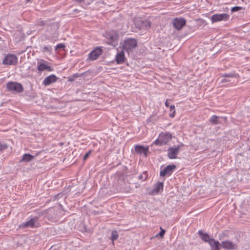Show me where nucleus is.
<instances>
[{"instance_id":"nucleus-1","label":"nucleus","mask_w":250,"mask_h":250,"mask_svg":"<svg viewBox=\"0 0 250 250\" xmlns=\"http://www.w3.org/2000/svg\"><path fill=\"white\" fill-rule=\"evenodd\" d=\"M172 135L169 132L161 133L157 139L153 142V144L157 146H162L167 144L171 139Z\"/></svg>"},{"instance_id":"nucleus-2","label":"nucleus","mask_w":250,"mask_h":250,"mask_svg":"<svg viewBox=\"0 0 250 250\" xmlns=\"http://www.w3.org/2000/svg\"><path fill=\"white\" fill-rule=\"evenodd\" d=\"M105 37L107 40L108 44L116 46L118 45L119 35L115 30H111L105 33Z\"/></svg>"},{"instance_id":"nucleus-3","label":"nucleus","mask_w":250,"mask_h":250,"mask_svg":"<svg viewBox=\"0 0 250 250\" xmlns=\"http://www.w3.org/2000/svg\"><path fill=\"white\" fill-rule=\"evenodd\" d=\"M123 48L127 52L132 51L137 46V41L135 39L128 38L122 43Z\"/></svg>"},{"instance_id":"nucleus-4","label":"nucleus","mask_w":250,"mask_h":250,"mask_svg":"<svg viewBox=\"0 0 250 250\" xmlns=\"http://www.w3.org/2000/svg\"><path fill=\"white\" fill-rule=\"evenodd\" d=\"M37 68L40 72H42L44 70L51 72L53 70V69L50 65V63L43 59H41L38 61Z\"/></svg>"},{"instance_id":"nucleus-5","label":"nucleus","mask_w":250,"mask_h":250,"mask_svg":"<svg viewBox=\"0 0 250 250\" xmlns=\"http://www.w3.org/2000/svg\"><path fill=\"white\" fill-rule=\"evenodd\" d=\"M184 146V145L181 143L177 146L169 147L167 150V157L170 159H176L180 148Z\"/></svg>"},{"instance_id":"nucleus-6","label":"nucleus","mask_w":250,"mask_h":250,"mask_svg":"<svg viewBox=\"0 0 250 250\" xmlns=\"http://www.w3.org/2000/svg\"><path fill=\"white\" fill-rule=\"evenodd\" d=\"M18 57L14 54H8L3 60L2 63L5 65H15L18 63Z\"/></svg>"},{"instance_id":"nucleus-7","label":"nucleus","mask_w":250,"mask_h":250,"mask_svg":"<svg viewBox=\"0 0 250 250\" xmlns=\"http://www.w3.org/2000/svg\"><path fill=\"white\" fill-rule=\"evenodd\" d=\"M229 18V15L227 13L216 14L213 15L211 17V21L212 23L221 21H227Z\"/></svg>"},{"instance_id":"nucleus-8","label":"nucleus","mask_w":250,"mask_h":250,"mask_svg":"<svg viewBox=\"0 0 250 250\" xmlns=\"http://www.w3.org/2000/svg\"><path fill=\"white\" fill-rule=\"evenodd\" d=\"M103 53V49L101 47H97L94 48L88 55L87 60L89 61H94L97 60L99 57Z\"/></svg>"},{"instance_id":"nucleus-9","label":"nucleus","mask_w":250,"mask_h":250,"mask_svg":"<svg viewBox=\"0 0 250 250\" xmlns=\"http://www.w3.org/2000/svg\"><path fill=\"white\" fill-rule=\"evenodd\" d=\"M7 88L8 90L15 92H21L23 90L21 84L16 82H9L7 84Z\"/></svg>"},{"instance_id":"nucleus-10","label":"nucleus","mask_w":250,"mask_h":250,"mask_svg":"<svg viewBox=\"0 0 250 250\" xmlns=\"http://www.w3.org/2000/svg\"><path fill=\"white\" fill-rule=\"evenodd\" d=\"M135 24L137 27L139 29L144 28H150L151 27V22L148 20L143 21L141 19H137L135 21Z\"/></svg>"},{"instance_id":"nucleus-11","label":"nucleus","mask_w":250,"mask_h":250,"mask_svg":"<svg viewBox=\"0 0 250 250\" xmlns=\"http://www.w3.org/2000/svg\"><path fill=\"white\" fill-rule=\"evenodd\" d=\"M186 20L182 18H176L173 21V26L178 30H181L186 25Z\"/></svg>"},{"instance_id":"nucleus-12","label":"nucleus","mask_w":250,"mask_h":250,"mask_svg":"<svg viewBox=\"0 0 250 250\" xmlns=\"http://www.w3.org/2000/svg\"><path fill=\"white\" fill-rule=\"evenodd\" d=\"M175 168L176 166L174 165H168L164 169L161 170L160 175L161 176H169Z\"/></svg>"},{"instance_id":"nucleus-13","label":"nucleus","mask_w":250,"mask_h":250,"mask_svg":"<svg viewBox=\"0 0 250 250\" xmlns=\"http://www.w3.org/2000/svg\"><path fill=\"white\" fill-rule=\"evenodd\" d=\"M57 79V77L55 75H50L44 79L42 83L44 85L47 86L55 83Z\"/></svg>"},{"instance_id":"nucleus-14","label":"nucleus","mask_w":250,"mask_h":250,"mask_svg":"<svg viewBox=\"0 0 250 250\" xmlns=\"http://www.w3.org/2000/svg\"><path fill=\"white\" fill-rule=\"evenodd\" d=\"M148 150V146L144 147L140 145H136L135 146V150L137 153L139 154L143 153L146 156L147 155Z\"/></svg>"},{"instance_id":"nucleus-15","label":"nucleus","mask_w":250,"mask_h":250,"mask_svg":"<svg viewBox=\"0 0 250 250\" xmlns=\"http://www.w3.org/2000/svg\"><path fill=\"white\" fill-rule=\"evenodd\" d=\"M164 183L163 182H158L156 184L155 188L152 191V194H157L160 191L163 190Z\"/></svg>"},{"instance_id":"nucleus-16","label":"nucleus","mask_w":250,"mask_h":250,"mask_svg":"<svg viewBox=\"0 0 250 250\" xmlns=\"http://www.w3.org/2000/svg\"><path fill=\"white\" fill-rule=\"evenodd\" d=\"M221 246L223 248L227 250L234 249L236 247L235 244L229 241H224L222 242Z\"/></svg>"},{"instance_id":"nucleus-17","label":"nucleus","mask_w":250,"mask_h":250,"mask_svg":"<svg viewBox=\"0 0 250 250\" xmlns=\"http://www.w3.org/2000/svg\"><path fill=\"white\" fill-rule=\"evenodd\" d=\"M125 59V53L123 51L118 52L115 57L116 61L117 64H121L124 62Z\"/></svg>"},{"instance_id":"nucleus-18","label":"nucleus","mask_w":250,"mask_h":250,"mask_svg":"<svg viewBox=\"0 0 250 250\" xmlns=\"http://www.w3.org/2000/svg\"><path fill=\"white\" fill-rule=\"evenodd\" d=\"M37 220L35 218H32L28 221L24 223H22L20 225V227L22 228H27V227H31L34 228L37 227V226L35 225V223Z\"/></svg>"},{"instance_id":"nucleus-19","label":"nucleus","mask_w":250,"mask_h":250,"mask_svg":"<svg viewBox=\"0 0 250 250\" xmlns=\"http://www.w3.org/2000/svg\"><path fill=\"white\" fill-rule=\"evenodd\" d=\"M198 234L202 240L207 243H209V242L213 239L211 238L208 234L203 232L202 230H199Z\"/></svg>"},{"instance_id":"nucleus-20","label":"nucleus","mask_w":250,"mask_h":250,"mask_svg":"<svg viewBox=\"0 0 250 250\" xmlns=\"http://www.w3.org/2000/svg\"><path fill=\"white\" fill-rule=\"evenodd\" d=\"M208 244L211 247V250H219V246L220 244L218 241L212 239Z\"/></svg>"},{"instance_id":"nucleus-21","label":"nucleus","mask_w":250,"mask_h":250,"mask_svg":"<svg viewBox=\"0 0 250 250\" xmlns=\"http://www.w3.org/2000/svg\"><path fill=\"white\" fill-rule=\"evenodd\" d=\"M34 156L29 154H24L22 159L21 160V162H30L33 160Z\"/></svg>"},{"instance_id":"nucleus-22","label":"nucleus","mask_w":250,"mask_h":250,"mask_svg":"<svg viewBox=\"0 0 250 250\" xmlns=\"http://www.w3.org/2000/svg\"><path fill=\"white\" fill-rule=\"evenodd\" d=\"M219 119V117L213 115L211 116L209 120V122L213 125H217L218 124V120Z\"/></svg>"},{"instance_id":"nucleus-23","label":"nucleus","mask_w":250,"mask_h":250,"mask_svg":"<svg viewBox=\"0 0 250 250\" xmlns=\"http://www.w3.org/2000/svg\"><path fill=\"white\" fill-rule=\"evenodd\" d=\"M175 107L174 105H170V113L169 116L170 117H171L172 118H173L175 116L176 111H175Z\"/></svg>"},{"instance_id":"nucleus-24","label":"nucleus","mask_w":250,"mask_h":250,"mask_svg":"<svg viewBox=\"0 0 250 250\" xmlns=\"http://www.w3.org/2000/svg\"><path fill=\"white\" fill-rule=\"evenodd\" d=\"M52 47L50 46H44L42 48L41 51L42 52H49L51 53Z\"/></svg>"},{"instance_id":"nucleus-25","label":"nucleus","mask_w":250,"mask_h":250,"mask_svg":"<svg viewBox=\"0 0 250 250\" xmlns=\"http://www.w3.org/2000/svg\"><path fill=\"white\" fill-rule=\"evenodd\" d=\"M139 179L142 181H145L147 179V174L146 171L143 172V173L139 176Z\"/></svg>"},{"instance_id":"nucleus-26","label":"nucleus","mask_w":250,"mask_h":250,"mask_svg":"<svg viewBox=\"0 0 250 250\" xmlns=\"http://www.w3.org/2000/svg\"><path fill=\"white\" fill-rule=\"evenodd\" d=\"M119 235L117 231H113L111 234V240L115 241L118 239Z\"/></svg>"},{"instance_id":"nucleus-27","label":"nucleus","mask_w":250,"mask_h":250,"mask_svg":"<svg viewBox=\"0 0 250 250\" xmlns=\"http://www.w3.org/2000/svg\"><path fill=\"white\" fill-rule=\"evenodd\" d=\"M7 144L0 142V151H3L7 148Z\"/></svg>"},{"instance_id":"nucleus-28","label":"nucleus","mask_w":250,"mask_h":250,"mask_svg":"<svg viewBox=\"0 0 250 250\" xmlns=\"http://www.w3.org/2000/svg\"><path fill=\"white\" fill-rule=\"evenodd\" d=\"M243 9L242 7L241 6H235L231 9V12H235Z\"/></svg>"},{"instance_id":"nucleus-29","label":"nucleus","mask_w":250,"mask_h":250,"mask_svg":"<svg viewBox=\"0 0 250 250\" xmlns=\"http://www.w3.org/2000/svg\"><path fill=\"white\" fill-rule=\"evenodd\" d=\"M65 47V46L63 43H59L56 46L55 50L57 51V49L60 48H64Z\"/></svg>"},{"instance_id":"nucleus-30","label":"nucleus","mask_w":250,"mask_h":250,"mask_svg":"<svg viewBox=\"0 0 250 250\" xmlns=\"http://www.w3.org/2000/svg\"><path fill=\"white\" fill-rule=\"evenodd\" d=\"M92 150H90L87 153H86L85 155L83 157V161H85L87 158L89 157V156L90 155V154L92 153Z\"/></svg>"},{"instance_id":"nucleus-31","label":"nucleus","mask_w":250,"mask_h":250,"mask_svg":"<svg viewBox=\"0 0 250 250\" xmlns=\"http://www.w3.org/2000/svg\"><path fill=\"white\" fill-rule=\"evenodd\" d=\"M161 230L159 233V235L161 237H163L165 233V230L164 229H162V228H161Z\"/></svg>"},{"instance_id":"nucleus-32","label":"nucleus","mask_w":250,"mask_h":250,"mask_svg":"<svg viewBox=\"0 0 250 250\" xmlns=\"http://www.w3.org/2000/svg\"><path fill=\"white\" fill-rule=\"evenodd\" d=\"M169 101H170L169 99H167L165 102V105L167 107H169V103L168 102Z\"/></svg>"},{"instance_id":"nucleus-33","label":"nucleus","mask_w":250,"mask_h":250,"mask_svg":"<svg viewBox=\"0 0 250 250\" xmlns=\"http://www.w3.org/2000/svg\"><path fill=\"white\" fill-rule=\"evenodd\" d=\"M226 76L227 77H233V76L232 75H226Z\"/></svg>"},{"instance_id":"nucleus-34","label":"nucleus","mask_w":250,"mask_h":250,"mask_svg":"<svg viewBox=\"0 0 250 250\" xmlns=\"http://www.w3.org/2000/svg\"><path fill=\"white\" fill-rule=\"evenodd\" d=\"M31 0H26V2H30Z\"/></svg>"},{"instance_id":"nucleus-35","label":"nucleus","mask_w":250,"mask_h":250,"mask_svg":"<svg viewBox=\"0 0 250 250\" xmlns=\"http://www.w3.org/2000/svg\"><path fill=\"white\" fill-rule=\"evenodd\" d=\"M40 153V152H38V153L36 154V155H38V154H39Z\"/></svg>"}]
</instances>
